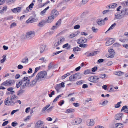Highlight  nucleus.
Wrapping results in <instances>:
<instances>
[{
	"label": "nucleus",
	"instance_id": "obj_39",
	"mask_svg": "<svg viewBox=\"0 0 128 128\" xmlns=\"http://www.w3.org/2000/svg\"><path fill=\"white\" fill-rule=\"evenodd\" d=\"M84 82V81L82 80L78 81L76 82V84L78 85H80L82 84Z\"/></svg>",
	"mask_w": 128,
	"mask_h": 128
},
{
	"label": "nucleus",
	"instance_id": "obj_29",
	"mask_svg": "<svg viewBox=\"0 0 128 128\" xmlns=\"http://www.w3.org/2000/svg\"><path fill=\"white\" fill-rule=\"evenodd\" d=\"M102 101H103L102 100L100 101V104L103 106L106 105L108 102V101L106 100L102 102Z\"/></svg>",
	"mask_w": 128,
	"mask_h": 128
},
{
	"label": "nucleus",
	"instance_id": "obj_15",
	"mask_svg": "<svg viewBox=\"0 0 128 128\" xmlns=\"http://www.w3.org/2000/svg\"><path fill=\"white\" fill-rule=\"evenodd\" d=\"M32 9V3L30 4L29 6L27 7L26 10H24V13H25L28 12H29L30 10Z\"/></svg>",
	"mask_w": 128,
	"mask_h": 128
},
{
	"label": "nucleus",
	"instance_id": "obj_28",
	"mask_svg": "<svg viewBox=\"0 0 128 128\" xmlns=\"http://www.w3.org/2000/svg\"><path fill=\"white\" fill-rule=\"evenodd\" d=\"M116 25V24L115 23H114L113 24H112L111 25V26H110V27L108 28V30L105 33H106L108 32V31L110 30L113 29L114 28L115 26Z\"/></svg>",
	"mask_w": 128,
	"mask_h": 128
},
{
	"label": "nucleus",
	"instance_id": "obj_1",
	"mask_svg": "<svg viewBox=\"0 0 128 128\" xmlns=\"http://www.w3.org/2000/svg\"><path fill=\"white\" fill-rule=\"evenodd\" d=\"M32 77V76L28 77H24L22 78V80L23 84L20 87L21 89H24L26 86L29 87L31 86V84H30V78Z\"/></svg>",
	"mask_w": 128,
	"mask_h": 128
},
{
	"label": "nucleus",
	"instance_id": "obj_17",
	"mask_svg": "<svg viewBox=\"0 0 128 128\" xmlns=\"http://www.w3.org/2000/svg\"><path fill=\"white\" fill-rule=\"evenodd\" d=\"M54 18L52 16H51L50 15L48 16L46 22L48 23H50L54 20Z\"/></svg>",
	"mask_w": 128,
	"mask_h": 128
},
{
	"label": "nucleus",
	"instance_id": "obj_43",
	"mask_svg": "<svg viewBox=\"0 0 128 128\" xmlns=\"http://www.w3.org/2000/svg\"><path fill=\"white\" fill-rule=\"evenodd\" d=\"M62 95L60 94L58 96L53 100L54 102H56L58 100V99L60 97L62 96Z\"/></svg>",
	"mask_w": 128,
	"mask_h": 128
},
{
	"label": "nucleus",
	"instance_id": "obj_27",
	"mask_svg": "<svg viewBox=\"0 0 128 128\" xmlns=\"http://www.w3.org/2000/svg\"><path fill=\"white\" fill-rule=\"evenodd\" d=\"M75 77V78H81V75L79 72L76 73L74 74Z\"/></svg>",
	"mask_w": 128,
	"mask_h": 128
},
{
	"label": "nucleus",
	"instance_id": "obj_55",
	"mask_svg": "<svg viewBox=\"0 0 128 128\" xmlns=\"http://www.w3.org/2000/svg\"><path fill=\"white\" fill-rule=\"evenodd\" d=\"M92 31L94 32H96L98 30V29L97 28H95L94 27H92Z\"/></svg>",
	"mask_w": 128,
	"mask_h": 128
},
{
	"label": "nucleus",
	"instance_id": "obj_40",
	"mask_svg": "<svg viewBox=\"0 0 128 128\" xmlns=\"http://www.w3.org/2000/svg\"><path fill=\"white\" fill-rule=\"evenodd\" d=\"M6 54H4L2 56L3 58L0 61V62L1 63H2L5 61L6 59Z\"/></svg>",
	"mask_w": 128,
	"mask_h": 128
},
{
	"label": "nucleus",
	"instance_id": "obj_2",
	"mask_svg": "<svg viewBox=\"0 0 128 128\" xmlns=\"http://www.w3.org/2000/svg\"><path fill=\"white\" fill-rule=\"evenodd\" d=\"M47 75V72L45 71H41L37 75L36 79V81L40 80L41 78H44Z\"/></svg>",
	"mask_w": 128,
	"mask_h": 128
},
{
	"label": "nucleus",
	"instance_id": "obj_64",
	"mask_svg": "<svg viewBox=\"0 0 128 128\" xmlns=\"http://www.w3.org/2000/svg\"><path fill=\"white\" fill-rule=\"evenodd\" d=\"M8 123V121H6L3 122L2 124V126H4L7 125Z\"/></svg>",
	"mask_w": 128,
	"mask_h": 128
},
{
	"label": "nucleus",
	"instance_id": "obj_52",
	"mask_svg": "<svg viewBox=\"0 0 128 128\" xmlns=\"http://www.w3.org/2000/svg\"><path fill=\"white\" fill-rule=\"evenodd\" d=\"M74 78H75V77L74 76V75L73 76L72 75H71L69 78V80L71 81H73V80Z\"/></svg>",
	"mask_w": 128,
	"mask_h": 128
},
{
	"label": "nucleus",
	"instance_id": "obj_31",
	"mask_svg": "<svg viewBox=\"0 0 128 128\" xmlns=\"http://www.w3.org/2000/svg\"><path fill=\"white\" fill-rule=\"evenodd\" d=\"M10 98L12 101V100H14L16 99H18V96L14 94H11L10 95Z\"/></svg>",
	"mask_w": 128,
	"mask_h": 128
},
{
	"label": "nucleus",
	"instance_id": "obj_35",
	"mask_svg": "<svg viewBox=\"0 0 128 128\" xmlns=\"http://www.w3.org/2000/svg\"><path fill=\"white\" fill-rule=\"evenodd\" d=\"M73 51L75 52L76 51H78L80 50V48L78 47V46H76V47H74L73 48Z\"/></svg>",
	"mask_w": 128,
	"mask_h": 128
},
{
	"label": "nucleus",
	"instance_id": "obj_32",
	"mask_svg": "<svg viewBox=\"0 0 128 128\" xmlns=\"http://www.w3.org/2000/svg\"><path fill=\"white\" fill-rule=\"evenodd\" d=\"M115 74L118 76H121L124 74V73L120 71H117L115 72Z\"/></svg>",
	"mask_w": 128,
	"mask_h": 128
},
{
	"label": "nucleus",
	"instance_id": "obj_7",
	"mask_svg": "<svg viewBox=\"0 0 128 128\" xmlns=\"http://www.w3.org/2000/svg\"><path fill=\"white\" fill-rule=\"evenodd\" d=\"M99 78L97 76H91L89 78V80L90 81L92 82H98V80Z\"/></svg>",
	"mask_w": 128,
	"mask_h": 128
},
{
	"label": "nucleus",
	"instance_id": "obj_44",
	"mask_svg": "<svg viewBox=\"0 0 128 128\" xmlns=\"http://www.w3.org/2000/svg\"><path fill=\"white\" fill-rule=\"evenodd\" d=\"M62 95L60 94L58 96L53 100L54 102H56L58 100V99L60 97L62 96Z\"/></svg>",
	"mask_w": 128,
	"mask_h": 128
},
{
	"label": "nucleus",
	"instance_id": "obj_11",
	"mask_svg": "<svg viewBox=\"0 0 128 128\" xmlns=\"http://www.w3.org/2000/svg\"><path fill=\"white\" fill-rule=\"evenodd\" d=\"M114 39L113 38H110L107 40L105 45L106 46L110 45L114 42Z\"/></svg>",
	"mask_w": 128,
	"mask_h": 128
},
{
	"label": "nucleus",
	"instance_id": "obj_6",
	"mask_svg": "<svg viewBox=\"0 0 128 128\" xmlns=\"http://www.w3.org/2000/svg\"><path fill=\"white\" fill-rule=\"evenodd\" d=\"M43 122L40 120H39L35 124V126L36 128H44Z\"/></svg>",
	"mask_w": 128,
	"mask_h": 128
},
{
	"label": "nucleus",
	"instance_id": "obj_59",
	"mask_svg": "<svg viewBox=\"0 0 128 128\" xmlns=\"http://www.w3.org/2000/svg\"><path fill=\"white\" fill-rule=\"evenodd\" d=\"M64 100H62L60 101L59 104H58L60 105V106H62L64 103Z\"/></svg>",
	"mask_w": 128,
	"mask_h": 128
},
{
	"label": "nucleus",
	"instance_id": "obj_57",
	"mask_svg": "<svg viewBox=\"0 0 128 128\" xmlns=\"http://www.w3.org/2000/svg\"><path fill=\"white\" fill-rule=\"evenodd\" d=\"M98 68L96 66H94L93 68H92V71L93 72H94L96 71Z\"/></svg>",
	"mask_w": 128,
	"mask_h": 128
},
{
	"label": "nucleus",
	"instance_id": "obj_16",
	"mask_svg": "<svg viewBox=\"0 0 128 128\" xmlns=\"http://www.w3.org/2000/svg\"><path fill=\"white\" fill-rule=\"evenodd\" d=\"M122 115L123 114L122 113L118 114L116 115L115 119L118 120H120L121 119Z\"/></svg>",
	"mask_w": 128,
	"mask_h": 128
},
{
	"label": "nucleus",
	"instance_id": "obj_46",
	"mask_svg": "<svg viewBox=\"0 0 128 128\" xmlns=\"http://www.w3.org/2000/svg\"><path fill=\"white\" fill-rule=\"evenodd\" d=\"M61 23V20L60 19H59L56 22V25H57L58 26L60 25Z\"/></svg>",
	"mask_w": 128,
	"mask_h": 128
},
{
	"label": "nucleus",
	"instance_id": "obj_60",
	"mask_svg": "<svg viewBox=\"0 0 128 128\" xmlns=\"http://www.w3.org/2000/svg\"><path fill=\"white\" fill-rule=\"evenodd\" d=\"M16 11L17 13L19 12H20L22 9V8L20 7H18L16 8Z\"/></svg>",
	"mask_w": 128,
	"mask_h": 128
},
{
	"label": "nucleus",
	"instance_id": "obj_4",
	"mask_svg": "<svg viewBox=\"0 0 128 128\" xmlns=\"http://www.w3.org/2000/svg\"><path fill=\"white\" fill-rule=\"evenodd\" d=\"M14 81L13 80H7L3 82L2 85L5 86H10L14 84Z\"/></svg>",
	"mask_w": 128,
	"mask_h": 128
},
{
	"label": "nucleus",
	"instance_id": "obj_12",
	"mask_svg": "<svg viewBox=\"0 0 128 128\" xmlns=\"http://www.w3.org/2000/svg\"><path fill=\"white\" fill-rule=\"evenodd\" d=\"M56 40L59 42V44H60L65 41V38L63 36H60Z\"/></svg>",
	"mask_w": 128,
	"mask_h": 128
},
{
	"label": "nucleus",
	"instance_id": "obj_47",
	"mask_svg": "<svg viewBox=\"0 0 128 128\" xmlns=\"http://www.w3.org/2000/svg\"><path fill=\"white\" fill-rule=\"evenodd\" d=\"M106 76V75L104 74H100L99 75V77L102 79H104Z\"/></svg>",
	"mask_w": 128,
	"mask_h": 128
},
{
	"label": "nucleus",
	"instance_id": "obj_22",
	"mask_svg": "<svg viewBox=\"0 0 128 128\" xmlns=\"http://www.w3.org/2000/svg\"><path fill=\"white\" fill-rule=\"evenodd\" d=\"M60 44L59 43V42L56 39L53 42L52 44V46L53 48H55L58 46Z\"/></svg>",
	"mask_w": 128,
	"mask_h": 128
},
{
	"label": "nucleus",
	"instance_id": "obj_25",
	"mask_svg": "<svg viewBox=\"0 0 128 128\" xmlns=\"http://www.w3.org/2000/svg\"><path fill=\"white\" fill-rule=\"evenodd\" d=\"M46 46L45 45H41L40 47V53H42L45 49Z\"/></svg>",
	"mask_w": 128,
	"mask_h": 128
},
{
	"label": "nucleus",
	"instance_id": "obj_41",
	"mask_svg": "<svg viewBox=\"0 0 128 128\" xmlns=\"http://www.w3.org/2000/svg\"><path fill=\"white\" fill-rule=\"evenodd\" d=\"M122 4L123 6H128V0L122 2Z\"/></svg>",
	"mask_w": 128,
	"mask_h": 128
},
{
	"label": "nucleus",
	"instance_id": "obj_18",
	"mask_svg": "<svg viewBox=\"0 0 128 128\" xmlns=\"http://www.w3.org/2000/svg\"><path fill=\"white\" fill-rule=\"evenodd\" d=\"M22 80H18L16 82V87L17 88H19L20 86H21L22 84Z\"/></svg>",
	"mask_w": 128,
	"mask_h": 128
},
{
	"label": "nucleus",
	"instance_id": "obj_13",
	"mask_svg": "<svg viewBox=\"0 0 128 128\" xmlns=\"http://www.w3.org/2000/svg\"><path fill=\"white\" fill-rule=\"evenodd\" d=\"M32 35V32L30 31L26 33V37L27 39H30L31 38V36Z\"/></svg>",
	"mask_w": 128,
	"mask_h": 128
},
{
	"label": "nucleus",
	"instance_id": "obj_38",
	"mask_svg": "<svg viewBox=\"0 0 128 128\" xmlns=\"http://www.w3.org/2000/svg\"><path fill=\"white\" fill-rule=\"evenodd\" d=\"M122 103L121 102H118L117 104H115L114 107L116 108H119L120 106V104Z\"/></svg>",
	"mask_w": 128,
	"mask_h": 128
},
{
	"label": "nucleus",
	"instance_id": "obj_45",
	"mask_svg": "<svg viewBox=\"0 0 128 128\" xmlns=\"http://www.w3.org/2000/svg\"><path fill=\"white\" fill-rule=\"evenodd\" d=\"M24 92V91L23 90H20L17 92V94L18 95H20L22 94Z\"/></svg>",
	"mask_w": 128,
	"mask_h": 128
},
{
	"label": "nucleus",
	"instance_id": "obj_36",
	"mask_svg": "<svg viewBox=\"0 0 128 128\" xmlns=\"http://www.w3.org/2000/svg\"><path fill=\"white\" fill-rule=\"evenodd\" d=\"M28 58L27 57H25L22 60L21 62L24 63H26L28 62Z\"/></svg>",
	"mask_w": 128,
	"mask_h": 128
},
{
	"label": "nucleus",
	"instance_id": "obj_19",
	"mask_svg": "<svg viewBox=\"0 0 128 128\" xmlns=\"http://www.w3.org/2000/svg\"><path fill=\"white\" fill-rule=\"evenodd\" d=\"M96 22L99 25H102L104 24V20L101 19H98L97 20Z\"/></svg>",
	"mask_w": 128,
	"mask_h": 128
},
{
	"label": "nucleus",
	"instance_id": "obj_3",
	"mask_svg": "<svg viewBox=\"0 0 128 128\" xmlns=\"http://www.w3.org/2000/svg\"><path fill=\"white\" fill-rule=\"evenodd\" d=\"M120 14V15H118V14L116 15L115 18L116 19H118L122 18L124 17L125 15L128 14V12H126L125 9L122 10Z\"/></svg>",
	"mask_w": 128,
	"mask_h": 128
},
{
	"label": "nucleus",
	"instance_id": "obj_56",
	"mask_svg": "<svg viewBox=\"0 0 128 128\" xmlns=\"http://www.w3.org/2000/svg\"><path fill=\"white\" fill-rule=\"evenodd\" d=\"M26 23L27 24H28L29 23H32V18H29L26 21Z\"/></svg>",
	"mask_w": 128,
	"mask_h": 128
},
{
	"label": "nucleus",
	"instance_id": "obj_8",
	"mask_svg": "<svg viewBox=\"0 0 128 128\" xmlns=\"http://www.w3.org/2000/svg\"><path fill=\"white\" fill-rule=\"evenodd\" d=\"M108 52L109 53V55H106V57L110 58H113L114 57V55L115 54V52L114 50L112 48H110L108 50Z\"/></svg>",
	"mask_w": 128,
	"mask_h": 128
},
{
	"label": "nucleus",
	"instance_id": "obj_23",
	"mask_svg": "<svg viewBox=\"0 0 128 128\" xmlns=\"http://www.w3.org/2000/svg\"><path fill=\"white\" fill-rule=\"evenodd\" d=\"M123 124H122L117 123L115 125L116 128H123Z\"/></svg>",
	"mask_w": 128,
	"mask_h": 128
},
{
	"label": "nucleus",
	"instance_id": "obj_54",
	"mask_svg": "<svg viewBox=\"0 0 128 128\" xmlns=\"http://www.w3.org/2000/svg\"><path fill=\"white\" fill-rule=\"evenodd\" d=\"M19 109H17L16 110H14L12 111L11 112L10 114L11 115H13L15 112L19 111Z\"/></svg>",
	"mask_w": 128,
	"mask_h": 128
},
{
	"label": "nucleus",
	"instance_id": "obj_20",
	"mask_svg": "<svg viewBox=\"0 0 128 128\" xmlns=\"http://www.w3.org/2000/svg\"><path fill=\"white\" fill-rule=\"evenodd\" d=\"M79 41L82 43H84L87 42V39L85 38L81 37L79 39Z\"/></svg>",
	"mask_w": 128,
	"mask_h": 128
},
{
	"label": "nucleus",
	"instance_id": "obj_42",
	"mask_svg": "<svg viewBox=\"0 0 128 128\" xmlns=\"http://www.w3.org/2000/svg\"><path fill=\"white\" fill-rule=\"evenodd\" d=\"M50 106V104H48L46 105L42 108V111L44 112V111H45Z\"/></svg>",
	"mask_w": 128,
	"mask_h": 128
},
{
	"label": "nucleus",
	"instance_id": "obj_61",
	"mask_svg": "<svg viewBox=\"0 0 128 128\" xmlns=\"http://www.w3.org/2000/svg\"><path fill=\"white\" fill-rule=\"evenodd\" d=\"M13 17L12 16L7 17L5 18V19L7 20H10L12 19Z\"/></svg>",
	"mask_w": 128,
	"mask_h": 128
},
{
	"label": "nucleus",
	"instance_id": "obj_53",
	"mask_svg": "<svg viewBox=\"0 0 128 128\" xmlns=\"http://www.w3.org/2000/svg\"><path fill=\"white\" fill-rule=\"evenodd\" d=\"M18 123L16 122H14L11 124L12 126H13L15 127L18 125Z\"/></svg>",
	"mask_w": 128,
	"mask_h": 128
},
{
	"label": "nucleus",
	"instance_id": "obj_26",
	"mask_svg": "<svg viewBox=\"0 0 128 128\" xmlns=\"http://www.w3.org/2000/svg\"><path fill=\"white\" fill-rule=\"evenodd\" d=\"M62 47L63 48H66V49L68 50L70 48V45L68 43H67L64 45L62 46Z\"/></svg>",
	"mask_w": 128,
	"mask_h": 128
},
{
	"label": "nucleus",
	"instance_id": "obj_63",
	"mask_svg": "<svg viewBox=\"0 0 128 128\" xmlns=\"http://www.w3.org/2000/svg\"><path fill=\"white\" fill-rule=\"evenodd\" d=\"M80 28V26L79 24H77L74 26V28L75 29H78Z\"/></svg>",
	"mask_w": 128,
	"mask_h": 128
},
{
	"label": "nucleus",
	"instance_id": "obj_21",
	"mask_svg": "<svg viewBox=\"0 0 128 128\" xmlns=\"http://www.w3.org/2000/svg\"><path fill=\"white\" fill-rule=\"evenodd\" d=\"M7 9V7L6 6L1 7L0 8V13H2L6 11Z\"/></svg>",
	"mask_w": 128,
	"mask_h": 128
},
{
	"label": "nucleus",
	"instance_id": "obj_50",
	"mask_svg": "<svg viewBox=\"0 0 128 128\" xmlns=\"http://www.w3.org/2000/svg\"><path fill=\"white\" fill-rule=\"evenodd\" d=\"M88 46L87 44H80L79 45V46L81 48H86Z\"/></svg>",
	"mask_w": 128,
	"mask_h": 128
},
{
	"label": "nucleus",
	"instance_id": "obj_24",
	"mask_svg": "<svg viewBox=\"0 0 128 128\" xmlns=\"http://www.w3.org/2000/svg\"><path fill=\"white\" fill-rule=\"evenodd\" d=\"M46 23V22L45 20H42L39 23L38 26L40 27H42Z\"/></svg>",
	"mask_w": 128,
	"mask_h": 128
},
{
	"label": "nucleus",
	"instance_id": "obj_5",
	"mask_svg": "<svg viewBox=\"0 0 128 128\" xmlns=\"http://www.w3.org/2000/svg\"><path fill=\"white\" fill-rule=\"evenodd\" d=\"M13 102H14L12 101L9 97L6 98L4 100V103L6 105H14Z\"/></svg>",
	"mask_w": 128,
	"mask_h": 128
},
{
	"label": "nucleus",
	"instance_id": "obj_14",
	"mask_svg": "<svg viewBox=\"0 0 128 128\" xmlns=\"http://www.w3.org/2000/svg\"><path fill=\"white\" fill-rule=\"evenodd\" d=\"M86 122L87 124L89 126H92L94 124V121L93 119L88 120Z\"/></svg>",
	"mask_w": 128,
	"mask_h": 128
},
{
	"label": "nucleus",
	"instance_id": "obj_10",
	"mask_svg": "<svg viewBox=\"0 0 128 128\" xmlns=\"http://www.w3.org/2000/svg\"><path fill=\"white\" fill-rule=\"evenodd\" d=\"M58 12L56 10L54 9L52 11L50 15L54 18H56L58 15Z\"/></svg>",
	"mask_w": 128,
	"mask_h": 128
},
{
	"label": "nucleus",
	"instance_id": "obj_48",
	"mask_svg": "<svg viewBox=\"0 0 128 128\" xmlns=\"http://www.w3.org/2000/svg\"><path fill=\"white\" fill-rule=\"evenodd\" d=\"M88 52H87L85 53V54H87V56L88 57L91 56H94L93 53H90L88 54Z\"/></svg>",
	"mask_w": 128,
	"mask_h": 128
},
{
	"label": "nucleus",
	"instance_id": "obj_33",
	"mask_svg": "<svg viewBox=\"0 0 128 128\" xmlns=\"http://www.w3.org/2000/svg\"><path fill=\"white\" fill-rule=\"evenodd\" d=\"M92 73L90 70H85L84 72V74L86 75L88 74H92Z\"/></svg>",
	"mask_w": 128,
	"mask_h": 128
},
{
	"label": "nucleus",
	"instance_id": "obj_51",
	"mask_svg": "<svg viewBox=\"0 0 128 128\" xmlns=\"http://www.w3.org/2000/svg\"><path fill=\"white\" fill-rule=\"evenodd\" d=\"M117 4L116 3H114L112 4L111 5H110V7L112 8H116L117 6Z\"/></svg>",
	"mask_w": 128,
	"mask_h": 128
},
{
	"label": "nucleus",
	"instance_id": "obj_9",
	"mask_svg": "<svg viewBox=\"0 0 128 128\" xmlns=\"http://www.w3.org/2000/svg\"><path fill=\"white\" fill-rule=\"evenodd\" d=\"M82 121V119L81 118H78L72 120L71 122V124L73 125H77L79 124Z\"/></svg>",
	"mask_w": 128,
	"mask_h": 128
},
{
	"label": "nucleus",
	"instance_id": "obj_49",
	"mask_svg": "<svg viewBox=\"0 0 128 128\" xmlns=\"http://www.w3.org/2000/svg\"><path fill=\"white\" fill-rule=\"evenodd\" d=\"M53 63L50 62L48 66V70H50L51 68H53Z\"/></svg>",
	"mask_w": 128,
	"mask_h": 128
},
{
	"label": "nucleus",
	"instance_id": "obj_62",
	"mask_svg": "<svg viewBox=\"0 0 128 128\" xmlns=\"http://www.w3.org/2000/svg\"><path fill=\"white\" fill-rule=\"evenodd\" d=\"M54 107L53 106H51L47 110V111L49 112L52 110V109Z\"/></svg>",
	"mask_w": 128,
	"mask_h": 128
},
{
	"label": "nucleus",
	"instance_id": "obj_30",
	"mask_svg": "<svg viewBox=\"0 0 128 128\" xmlns=\"http://www.w3.org/2000/svg\"><path fill=\"white\" fill-rule=\"evenodd\" d=\"M61 88L59 84H56L55 86V88L58 92H59L60 89Z\"/></svg>",
	"mask_w": 128,
	"mask_h": 128
},
{
	"label": "nucleus",
	"instance_id": "obj_58",
	"mask_svg": "<svg viewBox=\"0 0 128 128\" xmlns=\"http://www.w3.org/2000/svg\"><path fill=\"white\" fill-rule=\"evenodd\" d=\"M15 0H7L6 2L9 4H10L14 2Z\"/></svg>",
	"mask_w": 128,
	"mask_h": 128
},
{
	"label": "nucleus",
	"instance_id": "obj_37",
	"mask_svg": "<svg viewBox=\"0 0 128 128\" xmlns=\"http://www.w3.org/2000/svg\"><path fill=\"white\" fill-rule=\"evenodd\" d=\"M40 68V66L37 67L35 68L34 72L32 74V77L36 73L37 71L39 70Z\"/></svg>",
	"mask_w": 128,
	"mask_h": 128
},
{
	"label": "nucleus",
	"instance_id": "obj_34",
	"mask_svg": "<svg viewBox=\"0 0 128 128\" xmlns=\"http://www.w3.org/2000/svg\"><path fill=\"white\" fill-rule=\"evenodd\" d=\"M74 109L72 108H70L67 109L66 110V112L67 113H69L71 112H74Z\"/></svg>",
	"mask_w": 128,
	"mask_h": 128
}]
</instances>
